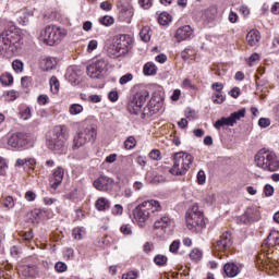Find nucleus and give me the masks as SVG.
I'll return each mask as SVG.
<instances>
[{
  "mask_svg": "<svg viewBox=\"0 0 279 279\" xmlns=\"http://www.w3.org/2000/svg\"><path fill=\"white\" fill-rule=\"evenodd\" d=\"M29 143V136L26 133L12 134L8 140V145L14 149H21Z\"/></svg>",
  "mask_w": 279,
  "mask_h": 279,
  "instance_id": "9b49d317",
  "label": "nucleus"
},
{
  "mask_svg": "<svg viewBox=\"0 0 279 279\" xmlns=\"http://www.w3.org/2000/svg\"><path fill=\"white\" fill-rule=\"evenodd\" d=\"M173 166L170 169L172 175H184L187 169L193 165V156L189 153L180 151L173 156Z\"/></svg>",
  "mask_w": 279,
  "mask_h": 279,
  "instance_id": "423d86ee",
  "label": "nucleus"
},
{
  "mask_svg": "<svg viewBox=\"0 0 279 279\" xmlns=\"http://www.w3.org/2000/svg\"><path fill=\"white\" fill-rule=\"evenodd\" d=\"M4 34L7 35V39L10 45H16V43H19L20 37L15 33L10 31H4Z\"/></svg>",
  "mask_w": 279,
  "mask_h": 279,
  "instance_id": "72a5a7b5",
  "label": "nucleus"
},
{
  "mask_svg": "<svg viewBox=\"0 0 279 279\" xmlns=\"http://www.w3.org/2000/svg\"><path fill=\"white\" fill-rule=\"evenodd\" d=\"M97 45H98L97 40L92 39V40L88 43L87 51H88L89 53H92V51H95V49H97Z\"/></svg>",
  "mask_w": 279,
  "mask_h": 279,
  "instance_id": "680f3d73",
  "label": "nucleus"
},
{
  "mask_svg": "<svg viewBox=\"0 0 279 279\" xmlns=\"http://www.w3.org/2000/svg\"><path fill=\"white\" fill-rule=\"evenodd\" d=\"M37 102L39 106H47L49 104V96L47 94H41L37 97Z\"/></svg>",
  "mask_w": 279,
  "mask_h": 279,
  "instance_id": "de8ad7c7",
  "label": "nucleus"
},
{
  "mask_svg": "<svg viewBox=\"0 0 279 279\" xmlns=\"http://www.w3.org/2000/svg\"><path fill=\"white\" fill-rule=\"evenodd\" d=\"M264 193L266 197H271V195H274V186L270 184L265 185Z\"/></svg>",
  "mask_w": 279,
  "mask_h": 279,
  "instance_id": "bf43d9fd",
  "label": "nucleus"
},
{
  "mask_svg": "<svg viewBox=\"0 0 279 279\" xmlns=\"http://www.w3.org/2000/svg\"><path fill=\"white\" fill-rule=\"evenodd\" d=\"M54 269L58 274H64V271H66L69 269V266H66L64 264V262H58L56 265H54Z\"/></svg>",
  "mask_w": 279,
  "mask_h": 279,
  "instance_id": "a19ab883",
  "label": "nucleus"
},
{
  "mask_svg": "<svg viewBox=\"0 0 279 279\" xmlns=\"http://www.w3.org/2000/svg\"><path fill=\"white\" fill-rule=\"evenodd\" d=\"M238 222L239 223H250V222H252V219L247 215V211H245L242 216L238 217Z\"/></svg>",
  "mask_w": 279,
  "mask_h": 279,
  "instance_id": "8fccbe9b",
  "label": "nucleus"
},
{
  "mask_svg": "<svg viewBox=\"0 0 279 279\" xmlns=\"http://www.w3.org/2000/svg\"><path fill=\"white\" fill-rule=\"evenodd\" d=\"M155 265H158V267H162L163 265H167V256L165 255H156L154 258Z\"/></svg>",
  "mask_w": 279,
  "mask_h": 279,
  "instance_id": "ea45409f",
  "label": "nucleus"
},
{
  "mask_svg": "<svg viewBox=\"0 0 279 279\" xmlns=\"http://www.w3.org/2000/svg\"><path fill=\"white\" fill-rule=\"evenodd\" d=\"M9 47H12V45L8 40V36L5 35V32H2L0 34V51H5Z\"/></svg>",
  "mask_w": 279,
  "mask_h": 279,
  "instance_id": "cd10ccee",
  "label": "nucleus"
},
{
  "mask_svg": "<svg viewBox=\"0 0 279 279\" xmlns=\"http://www.w3.org/2000/svg\"><path fill=\"white\" fill-rule=\"evenodd\" d=\"M114 180L112 178L100 175L94 181V186L97 191H110L112 189Z\"/></svg>",
  "mask_w": 279,
  "mask_h": 279,
  "instance_id": "ddd939ff",
  "label": "nucleus"
},
{
  "mask_svg": "<svg viewBox=\"0 0 279 279\" xmlns=\"http://www.w3.org/2000/svg\"><path fill=\"white\" fill-rule=\"evenodd\" d=\"M202 256H203V253H202V251L199 248H193L190 252V258L194 263H199V260H202Z\"/></svg>",
  "mask_w": 279,
  "mask_h": 279,
  "instance_id": "473e14b6",
  "label": "nucleus"
},
{
  "mask_svg": "<svg viewBox=\"0 0 279 279\" xmlns=\"http://www.w3.org/2000/svg\"><path fill=\"white\" fill-rule=\"evenodd\" d=\"M149 99V92L143 88L137 90L129 100L128 110L131 114H138L145 102Z\"/></svg>",
  "mask_w": 279,
  "mask_h": 279,
  "instance_id": "6e6552de",
  "label": "nucleus"
},
{
  "mask_svg": "<svg viewBox=\"0 0 279 279\" xmlns=\"http://www.w3.org/2000/svg\"><path fill=\"white\" fill-rule=\"evenodd\" d=\"M25 199L27 202H34V199H36V193L32 192V191H27L25 193Z\"/></svg>",
  "mask_w": 279,
  "mask_h": 279,
  "instance_id": "338daca9",
  "label": "nucleus"
},
{
  "mask_svg": "<svg viewBox=\"0 0 279 279\" xmlns=\"http://www.w3.org/2000/svg\"><path fill=\"white\" fill-rule=\"evenodd\" d=\"M270 124H271V121H269V119L267 118H260L258 121L259 128H269Z\"/></svg>",
  "mask_w": 279,
  "mask_h": 279,
  "instance_id": "052dcab7",
  "label": "nucleus"
},
{
  "mask_svg": "<svg viewBox=\"0 0 279 279\" xmlns=\"http://www.w3.org/2000/svg\"><path fill=\"white\" fill-rule=\"evenodd\" d=\"M223 270L229 278L239 276V266H236L234 263H227L223 267Z\"/></svg>",
  "mask_w": 279,
  "mask_h": 279,
  "instance_id": "4be33fe9",
  "label": "nucleus"
},
{
  "mask_svg": "<svg viewBox=\"0 0 279 279\" xmlns=\"http://www.w3.org/2000/svg\"><path fill=\"white\" fill-rule=\"evenodd\" d=\"M132 80H134V75L132 73H128L120 77L119 84L123 86L128 84V82H132Z\"/></svg>",
  "mask_w": 279,
  "mask_h": 279,
  "instance_id": "37998d69",
  "label": "nucleus"
},
{
  "mask_svg": "<svg viewBox=\"0 0 279 279\" xmlns=\"http://www.w3.org/2000/svg\"><path fill=\"white\" fill-rule=\"evenodd\" d=\"M50 90L53 95H58L60 90V81H58V77L56 76L50 78Z\"/></svg>",
  "mask_w": 279,
  "mask_h": 279,
  "instance_id": "c756f323",
  "label": "nucleus"
},
{
  "mask_svg": "<svg viewBox=\"0 0 279 279\" xmlns=\"http://www.w3.org/2000/svg\"><path fill=\"white\" fill-rule=\"evenodd\" d=\"M246 215H248L251 221H258L260 219V210H258L256 207L247 208Z\"/></svg>",
  "mask_w": 279,
  "mask_h": 279,
  "instance_id": "a878e982",
  "label": "nucleus"
},
{
  "mask_svg": "<svg viewBox=\"0 0 279 279\" xmlns=\"http://www.w3.org/2000/svg\"><path fill=\"white\" fill-rule=\"evenodd\" d=\"M160 210H162V207L158 201H145L134 208L133 217L140 226H143L148 219L156 217V214Z\"/></svg>",
  "mask_w": 279,
  "mask_h": 279,
  "instance_id": "f257e3e1",
  "label": "nucleus"
},
{
  "mask_svg": "<svg viewBox=\"0 0 279 279\" xmlns=\"http://www.w3.org/2000/svg\"><path fill=\"white\" fill-rule=\"evenodd\" d=\"M84 111V107L80 104H73L70 106L69 112L72 116L81 114Z\"/></svg>",
  "mask_w": 279,
  "mask_h": 279,
  "instance_id": "f704fd0d",
  "label": "nucleus"
},
{
  "mask_svg": "<svg viewBox=\"0 0 279 279\" xmlns=\"http://www.w3.org/2000/svg\"><path fill=\"white\" fill-rule=\"evenodd\" d=\"M185 117L186 119H195V110L187 108L185 110Z\"/></svg>",
  "mask_w": 279,
  "mask_h": 279,
  "instance_id": "774afa93",
  "label": "nucleus"
},
{
  "mask_svg": "<svg viewBox=\"0 0 279 279\" xmlns=\"http://www.w3.org/2000/svg\"><path fill=\"white\" fill-rule=\"evenodd\" d=\"M138 3L144 10H149L153 5L151 0H138Z\"/></svg>",
  "mask_w": 279,
  "mask_h": 279,
  "instance_id": "13d9d810",
  "label": "nucleus"
},
{
  "mask_svg": "<svg viewBox=\"0 0 279 279\" xmlns=\"http://www.w3.org/2000/svg\"><path fill=\"white\" fill-rule=\"evenodd\" d=\"M195 56V50L192 48H187L181 52V58L183 60H193V57Z\"/></svg>",
  "mask_w": 279,
  "mask_h": 279,
  "instance_id": "e433bc0d",
  "label": "nucleus"
},
{
  "mask_svg": "<svg viewBox=\"0 0 279 279\" xmlns=\"http://www.w3.org/2000/svg\"><path fill=\"white\" fill-rule=\"evenodd\" d=\"M86 142L84 136L82 135V133H77L74 138H73V143H72V149H80V147H84V145H86Z\"/></svg>",
  "mask_w": 279,
  "mask_h": 279,
  "instance_id": "393cba45",
  "label": "nucleus"
},
{
  "mask_svg": "<svg viewBox=\"0 0 279 279\" xmlns=\"http://www.w3.org/2000/svg\"><path fill=\"white\" fill-rule=\"evenodd\" d=\"M7 95L9 97V101H15V99H19V92L16 90H10Z\"/></svg>",
  "mask_w": 279,
  "mask_h": 279,
  "instance_id": "0e129e2a",
  "label": "nucleus"
},
{
  "mask_svg": "<svg viewBox=\"0 0 279 279\" xmlns=\"http://www.w3.org/2000/svg\"><path fill=\"white\" fill-rule=\"evenodd\" d=\"M120 231L122 232V234L130 235V234H132V226L122 225L121 228H120Z\"/></svg>",
  "mask_w": 279,
  "mask_h": 279,
  "instance_id": "4d7b16f0",
  "label": "nucleus"
},
{
  "mask_svg": "<svg viewBox=\"0 0 279 279\" xmlns=\"http://www.w3.org/2000/svg\"><path fill=\"white\" fill-rule=\"evenodd\" d=\"M170 226H171V218L167 215L161 216L154 223L155 230H165L166 228H169Z\"/></svg>",
  "mask_w": 279,
  "mask_h": 279,
  "instance_id": "412c9836",
  "label": "nucleus"
},
{
  "mask_svg": "<svg viewBox=\"0 0 279 279\" xmlns=\"http://www.w3.org/2000/svg\"><path fill=\"white\" fill-rule=\"evenodd\" d=\"M229 247H232V232L226 231L214 244V250H216V252H226V250H229Z\"/></svg>",
  "mask_w": 279,
  "mask_h": 279,
  "instance_id": "f8f14e48",
  "label": "nucleus"
},
{
  "mask_svg": "<svg viewBox=\"0 0 279 279\" xmlns=\"http://www.w3.org/2000/svg\"><path fill=\"white\" fill-rule=\"evenodd\" d=\"M260 40V32L258 29H252L246 35V43L250 47H256Z\"/></svg>",
  "mask_w": 279,
  "mask_h": 279,
  "instance_id": "aec40b11",
  "label": "nucleus"
},
{
  "mask_svg": "<svg viewBox=\"0 0 279 279\" xmlns=\"http://www.w3.org/2000/svg\"><path fill=\"white\" fill-rule=\"evenodd\" d=\"M256 166L263 169L264 171H278L279 169V160L276 153L267 149H260L255 155Z\"/></svg>",
  "mask_w": 279,
  "mask_h": 279,
  "instance_id": "7ed1b4c3",
  "label": "nucleus"
},
{
  "mask_svg": "<svg viewBox=\"0 0 279 279\" xmlns=\"http://www.w3.org/2000/svg\"><path fill=\"white\" fill-rule=\"evenodd\" d=\"M72 235L76 241H82L84 236V230L82 228H75L73 229Z\"/></svg>",
  "mask_w": 279,
  "mask_h": 279,
  "instance_id": "c03bdc74",
  "label": "nucleus"
},
{
  "mask_svg": "<svg viewBox=\"0 0 279 279\" xmlns=\"http://www.w3.org/2000/svg\"><path fill=\"white\" fill-rule=\"evenodd\" d=\"M211 99L214 104H223L226 101V97L221 94V92L213 94Z\"/></svg>",
  "mask_w": 279,
  "mask_h": 279,
  "instance_id": "58836bf2",
  "label": "nucleus"
},
{
  "mask_svg": "<svg viewBox=\"0 0 279 279\" xmlns=\"http://www.w3.org/2000/svg\"><path fill=\"white\" fill-rule=\"evenodd\" d=\"M64 36H66L65 29L56 25H48L40 32L39 40L48 47H53V45H59Z\"/></svg>",
  "mask_w": 279,
  "mask_h": 279,
  "instance_id": "39448f33",
  "label": "nucleus"
},
{
  "mask_svg": "<svg viewBox=\"0 0 279 279\" xmlns=\"http://www.w3.org/2000/svg\"><path fill=\"white\" fill-rule=\"evenodd\" d=\"M34 239V232L33 231H28L23 233L22 240L25 241L27 243V241H32Z\"/></svg>",
  "mask_w": 279,
  "mask_h": 279,
  "instance_id": "69168bd1",
  "label": "nucleus"
},
{
  "mask_svg": "<svg viewBox=\"0 0 279 279\" xmlns=\"http://www.w3.org/2000/svg\"><path fill=\"white\" fill-rule=\"evenodd\" d=\"M156 73H158V68L156 66V64H154V62H147L144 65V74L156 75Z\"/></svg>",
  "mask_w": 279,
  "mask_h": 279,
  "instance_id": "bb28decb",
  "label": "nucleus"
},
{
  "mask_svg": "<svg viewBox=\"0 0 279 279\" xmlns=\"http://www.w3.org/2000/svg\"><path fill=\"white\" fill-rule=\"evenodd\" d=\"M178 250H180V240H174L169 246V252L178 254Z\"/></svg>",
  "mask_w": 279,
  "mask_h": 279,
  "instance_id": "49530a36",
  "label": "nucleus"
},
{
  "mask_svg": "<svg viewBox=\"0 0 279 279\" xmlns=\"http://www.w3.org/2000/svg\"><path fill=\"white\" fill-rule=\"evenodd\" d=\"M63 256L66 260H71V258L75 256V252L73 251V248H65L63 252Z\"/></svg>",
  "mask_w": 279,
  "mask_h": 279,
  "instance_id": "864d4df0",
  "label": "nucleus"
},
{
  "mask_svg": "<svg viewBox=\"0 0 279 279\" xmlns=\"http://www.w3.org/2000/svg\"><path fill=\"white\" fill-rule=\"evenodd\" d=\"M5 171H8V162L3 157H0V175H5Z\"/></svg>",
  "mask_w": 279,
  "mask_h": 279,
  "instance_id": "09e8293b",
  "label": "nucleus"
},
{
  "mask_svg": "<svg viewBox=\"0 0 279 279\" xmlns=\"http://www.w3.org/2000/svg\"><path fill=\"white\" fill-rule=\"evenodd\" d=\"M191 36H193V28L191 25H185L177 29L174 38L178 43H182V40H189Z\"/></svg>",
  "mask_w": 279,
  "mask_h": 279,
  "instance_id": "4468645a",
  "label": "nucleus"
},
{
  "mask_svg": "<svg viewBox=\"0 0 279 279\" xmlns=\"http://www.w3.org/2000/svg\"><path fill=\"white\" fill-rule=\"evenodd\" d=\"M124 147L126 149H134V147H136V138L134 136H129L124 142Z\"/></svg>",
  "mask_w": 279,
  "mask_h": 279,
  "instance_id": "4c0bfd02",
  "label": "nucleus"
},
{
  "mask_svg": "<svg viewBox=\"0 0 279 279\" xmlns=\"http://www.w3.org/2000/svg\"><path fill=\"white\" fill-rule=\"evenodd\" d=\"M1 202L4 208H8V209L14 208V198L12 196H4L2 197Z\"/></svg>",
  "mask_w": 279,
  "mask_h": 279,
  "instance_id": "c9c22d12",
  "label": "nucleus"
},
{
  "mask_svg": "<svg viewBox=\"0 0 279 279\" xmlns=\"http://www.w3.org/2000/svg\"><path fill=\"white\" fill-rule=\"evenodd\" d=\"M279 244V233L277 231H272L269 233L267 239L264 241V245H268V247H274V245Z\"/></svg>",
  "mask_w": 279,
  "mask_h": 279,
  "instance_id": "5701e85b",
  "label": "nucleus"
},
{
  "mask_svg": "<svg viewBox=\"0 0 279 279\" xmlns=\"http://www.w3.org/2000/svg\"><path fill=\"white\" fill-rule=\"evenodd\" d=\"M197 182L198 184H206V172L203 170L198 171L197 173Z\"/></svg>",
  "mask_w": 279,
  "mask_h": 279,
  "instance_id": "6e6d98bb",
  "label": "nucleus"
},
{
  "mask_svg": "<svg viewBox=\"0 0 279 279\" xmlns=\"http://www.w3.org/2000/svg\"><path fill=\"white\" fill-rule=\"evenodd\" d=\"M95 208L100 211L109 210L110 209V201H108V198H106V197H100L96 201Z\"/></svg>",
  "mask_w": 279,
  "mask_h": 279,
  "instance_id": "b1692460",
  "label": "nucleus"
},
{
  "mask_svg": "<svg viewBox=\"0 0 279 279\" xmlns=\"http://www.w3.org/2000/svg\"><path fill=\"white\" fill-rule=\"evenodd\" d=\"M160 111V104L156 105V99H151L148 105L144 108V117H153Z\"/></svg>",
  "mask_w": 279,
  "mask_h": 279,
  "instance_id": "6ab92c4d",
  "label": "nucleus"
},
{
  "mask_svg": "<svg viewBox=\"0 0 279 279\" xmlns=\"http://www.w3.org/2000/svg\"><path fill=\"white\" fill-rule=\"evenodd\" d=\"M172 21V17L169 13L162 12L158 17L159 25H169Z\"/></svg>",
  "mask_w": 279,
  "mask_h": 279,
  "instance_id": "2f4dec72",
  "label": "nucleus"
},
{
  "mask_svg": "<svg viewBox=\"0 0 279 279\" xmlns=\"http://www.w3.org/2000/svg\"><path fill=\"white\" fill-rule=\"evenodd\" d=\"M15 16L22 25H27L29 23V19L34 16V13L27 9H22L15 13Z\"/></svg>",
  "mask_w": 279,
  "mask_h": 279,
  "instance_id": "a211bd4d",
  "label": "nucleus"
},
{
  "mask_svg": "<svg viewBox=\"0 0 279 279\" xmlns=\"http://www.w3.org/2000/svg\"><path fill=\"white\" fill-rule=\"evenodd\" d=\"M0 82L4 86H10V85L14 84V77L10 73H4L0 76Z\"/></svg>",
  "mask_w": 279,
  "mask_h": 279,
  "instance_id": "7c9ffc66",
  "label": "nucleus"
},
{
  "mask_svg": "<svg viewBox=\"0 0 279 279\" xmlns=\"http://www.w3.org/2000/svg\"><path fill=\"white\" fill-rule=\"evenodd\" d=\"M112 215L121 216L123 215V206L116 204L111 209Z\"/></svg>",
  "mask_w": 279,
  "mask_h": 279,
  "instance_id": "603ef678",
  "label": "nucleus"
},
{
  "mask_svg": "<svg viewBox=\"0 0 279 279\" xmlns=\"http://www.w3.org/2000/svg\"><path fill=\"white\" fill-rule=\"evenodd\" d=\"M62 180H64V168L59 166L52 172L51 189H58L62 184Z\"/></svg>",
  "mask_w": 279,
  "mask_h": 279,
  "instance_id": "2eb2a0df",
  "label": "nucleus"
},
{
  "mask_svg": "<svg viewBox=\"0 0 279 279\" xmlns=\"http://www.w3.org/2000/svg\"><path fill=\"white\" fill-rule=\"evenodd\" d=\"M39 66L44 71H53L58 66V59L53 57H41L39 60Z\"/></svg>",
  "mask_w": 279,
  "mask_h": 279,
  "instance_id": "dca6fc26",
  "label": "nucleus"
},
{
  "mask_svg": "<svg viewBox=\"0 0 279 279\" xmlns=\"http://www.w3.org/2000/svg\"><path fill=\"white\" fill-rule=\"evenodd\" d=\"M100 23H101V25H106V27H109V25L114 24V17L106 15L100 19Z\"/></svg>",
  "mask_w": 279,
  "mask_h": 279,
  "instance_id": "a18cd8bd",
  "label": "nucleus"
},
{
  "mask_svg": "<svg viewBox=\"0 0 279 279\" xmlns=\"http://www.w3.org/2000/svg\"><path fill=\"white\" fill-rule=\"evenodd\" d=\"M150 28L149 26H144L141 32H140V38L144 41V43H149V40H151V34H149Z\"/></svg>",
  "mask_w": 279,
  "mask_h": 279,
  "instance_id": "c85d7f7f",
  "label": "nucleus"
},
{
  "mask_svg": "<svg viewBox=\"0 0 279 279\" xmlns=\"http://www.w3.org/2000/svg\"><path fill=\"white\" fill-rule=\"evenodd\" d=\"M243 118H245V109H241L231 113L229 118H221L220 120H217L214 126L216 128V130H221L223 125H229L232 128L234 123L241 121V119Z\"/></svg>",
  "mask_w": 279,
  "mask_h": 279,
  "instance_id": "9d476101",
  "label": "nucleus"
},
{
  "mask_svg": "<svg viewBox=\"0 0 279 279\" xmlns=\"http://www.w3.org/2000/svg\"><path fill=\"white\" fill-rule=\"evenodd\" d=\"M47 141L49 149L53 151H65L66 141H69V128L66 125L54 126Z\"/></svg>",
  "mask_w": 279,
  "mask_h": 279,
  "instance_id": "f03ea898",
  "label": "nucleus"
},
{
  "mask_svg": "<svg viewBox=\"0 0 279 279\" xmlns=\"http://www.w3.org/2000/svg\"><path fill=\"white\" fill-rule=\"evenodd\" d=\"M80 134L87 143H95V138H97V128L95 125H89L80 132Z\"/></svg>",
  "mask_w": 279,
  "mask_h": 279,
  "instance_id": "f3484780",
  "label": "nucleus"
},
{
  "mask_svg": "<svg viewBox=\"0 0 279 279\" xmlns=\"http://www.w3.org/2000/svg\"><path fill=\"white\" fill-rule=\"evenodd\" d=\"M149 158H151V160H160V158H162L160 150L158 149H153L149 153Z\"/></svg>",
  "mask_w": 279,
  "mask_h": 279,
  "instance_id": "3c124183",
  "label": "nucleus"
},
{
  "mask_svg": "<svg viewBox=\"0 0 279 279\" xmlns=\"http://www.w3.org/2000/svg\"><path fill=\"white\" fill-rule=\"evenodd\" d=\"M106 71H108V61L104 58L97 59L87 66V75L93 80H99Z\"/></svg>",
  "mask_w": 279,
  "mask_h": 279,
  "instance_id": "1a4fd4ad",
  "label": "nucleus"
},
{
  "mask_svg": "<svg viewBox=\"0 0 279 279\" xmlns=\"http://www.w3.org/2000/svg\"><path fill=\"white\" fill-rule=\"evenodd\" d=\"M136 278H138V272L134 270L122 275V279H136Z\"/></svg>",
  "mask_w": 279,
  "mask_h": 279,
  "instance_id": "5fc2aeb1",
  "label": "nucleus"
},
{
  "mask_svg": "<svg viewBox=\"0 0 279 279\" xmlns=\"http://www.w3.org/2000/svg\"><path fill=\"white\" fill-rule=\"evenodd\" d=\"M100 10H104L105 12H110V10H112V3L108 1L101 2Z\"/></svg>",
  "mask_w": 279,
  "mask_h": 279,
  "instance_id": "e2e57ef3",
  "label": "nucleus"
},
{
  "mask_svg": "<svg viewBox=\"0 0 279 279\" xmlns=\"http://www.w3.org/2000/svg\"><path fill=\"white\" fill-rule=\"evenodd\" d=\"M12 68L15 73H23V62L21 60H14L12 62Z\"/></svg>",
  "mask_w": 279,
  "mask_h": 279,
  "instance_id": "79ce46f5",
  "label": "nucleus"
},
{
  "mask_svg": "<svg viewBox=\"0 0 279 279\" xmlns=\"http://www.w3.org/2000/svg\"><path fill=\"white\" fill-rule=\"evenodd\" d=\"M185 221L187 229L191 230V232H202V230L206 228L204 213L199 210V206L197 204L192 205L187 210Z\"/></svg>",
  "mask_w": 279,
  "mask_h": 279,
  "instance_id": "20e7f679",
  "label": "nucleus"
},
{
  "mask_svg": "<svg viewBox=\"0 0 279 279\" xmlns=\"http://www.w3.org/2000/svg\"><path fill=\"white\" fill-rule=\"evenodd\" d=\"M130 45H132V36L119 35L116 38L114 45L108 49L110 58H121L130 52Z\"/></svg>",
  "mask_w": 279,
  "mask_h": 279,
  "instance_id": "0eeeda50",
  "label": "nucleus"
}]
</instances>
